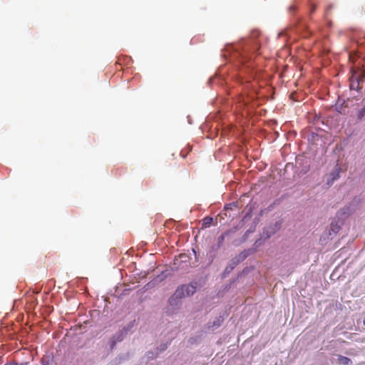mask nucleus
Listing matches in <instances>:
<instances>
[{"instance_id": "1", "label": "nucleus", "mask_w": 365, "mask_h": 365, "mask_svg": "<svg viewBox=\"0 0 365 365\" xmlns=\"http://www.w3.org/2000/svg\"><path fill=\"white\" fill-rule=\"evenodd\" d=\"M260 36L259 31L255 30L252 31L250 38L239 45L237 52V58L242 63H245L252 58L251 55L256 53L259 48V42L258 38Z\"/></svg>"}, {"instance_id": "2", "label": "nucleus", "mask_w": 365, "mask_h": 365, "mask_svg": "<svg viewBox=\"0 0 365 365\" xmlns=\"http://www.w3.org/2000/svg\"><path fill=\"white\" fill-rule=\"evenodd\" d=\"M196 282H193L189 284H184L179 287L175 292V297L177 298H182L192 295L196 292Z\"/></svg>"}, {"instance_id": "3", "label": "nucleus", "mask_w": 365, "mask_h": 365, "mask_svg": "<svg viewBox=\"0 0 365 365\" xmlns=\"http://www.w3.org/2000/svg\"><path fill=\"white\" fill-rule=\"evenodd\" d=\"M338 363L341 365H351L352 361L346 356L338 355Z\"/></svg>"}, {"instance_id": "4", "label": "nucleus", "mask_w": 365, "mask_h": 365, "mask_svg": "<svg viewBox=\"0 0 365 365\" xmlns=\"http://www.w3.org/2000/svg\"><path fill=\"white\" fill-rule=\"evenodd\" d=\"M341 230V227L336 222H331L330 225L329 235L331 232L334 235L337 234Z\"/></svg>"}, {"instance_id": "5", "label": "nucleus", "mask_w": 365, "mask_h": 365, "mask_svg": "<svg viewBox=\"0 0 365 365\" xmlns=\"http://www.w3.org/2000/svg\"><path fill=\"white\" fill-rule=\"evenodd\" d=\"M213 221L212 217H206L202 220V227H208L212 224Z\"/></svg>"}, {"instance_id": "6", "label": "nucleus", "mask_w": 365, "mask_h": 365, "mask_svg": "<svg viewBox=\"0 0 365 365\" xmlns=\"http://www.w3.org/2000/svg\"><path fill=\"white\" fill-rule=\"evenodd\" d=\"M359 88V83L357 80L354 81V80H351L350 83V89L351 90H358Z\"/></svg>"}, {"instance_id": "7", "label": "nucleus", "mask_w": 365, "mask_h": 365, "mask_svg": "<svg viewBox=\"0 0 365 365\" xmlns=\"http://www.w3.org/2000/svg\"><path fill=\"white\" fill-rule=\"evenodd\" d=\"M339 173H340V168H336L334 173H331L332 178L331 180L334 182V180H337L339 178Z\"/></svg>"}, {"instance_id": "8", "label": "nucleus", "mask_w": 365, "mask_h": 365, "mask_svg": "<svg viewBox=\"0 0 365 365\" xmlns=\"http://www.w3.org/2000/svg\"><path fill=\"white\" fill-rule=\"evenodd\" d=\"M225 240V236L224 235H221L218 239H217V241H218V246L220 247L224 242Z\"/></svg>"}, {"instance_id": "9", "label": "nucleus", "mask_w": 365, "mask_h": 365, "mask_svg": "<svg viewBox=\"0 0 365 365\" xmlns=\"http://www.w3.org/2000/svg\"><path fill=\"white\" fill-rule=\"evenodd\" d=\"M314 9H315V8L312 7V12H313L314 11Z\"/></svg>"}]
</instances>
